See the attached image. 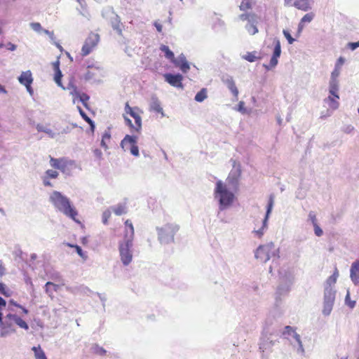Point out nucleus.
<instances>
[{"label":"nucleus","mask_w":359,"mask_h":359,"mask_svg":"<svg viewBox=\"0 0 359 359\" xmlns=\"http://www.w3.org/2000/svg\"><path fill=\"white\" fill-rule=\"evenodd\" d=\"M49 202L53 205L56 211L62 213L74 222L79 223L76 219L78 212L70 199L58 191H53L50 194Z\"/></svg>","instance_id":"obj_1"},{"label":"nucleus","mask_w":359,"mask_h":359,"mask_svg":"<svg viewBox=\"0 0 359 359\" xmlns=\"http://www.w3.org/2000/svg\"><path fill=\"white\" fill-rule=\"evenodd\" d=\"M252 0H241L239 9L244 13L238 15L240 20L248 22L245 25V29L251 35H254L258 32L257 27L258 16L255 13L247 12L248 10L252 9Z\"/></svg>","instance_id":"obj_2"},{"label":"nucleus","mask_w":359,"mask_h":359,"mask_svg":"<svg viewBox=\"0 0 359 359\" xmlns=\"http://www.w3.org/2000/svg\"><path fill=\"white\" fill-rule=\"evenodd\" d=\"M215 195V198L218 199L221 210L229 208L236 199L234 194L229 191L226 185L221 181L216 183Z\"/></svg>","instance_id":"obj_3"},{"label":"nucleus","mask_w":359,"mask_h":359,"mask_svg":"<svg viewBox=\"0 0 359 359\" xmlns=\"http://www.w3.org/2000/svg\"><path fill=\"white\" fill-rule=\"evenodd\" d=\"M179 226L173 222L166 223L156 228L158 240L161 244L166 245L174 242L175 236L179 231Z\"/></svg>","instance_id":"obj_4"},{"label":"nucleus","mask_w":359,"mask_h":359,"mask_svg":"<svg viewBox=\"0 0 359 359\" xmlns=\"http://www.w3.org/2000/svg\"><path fill=\"white\" fill-rule=\"evenodd\" d=\"M133 243L128 241L118 242L119 257L123 266H128L133 258Z\"/></svg>","instance_id":"obj_5"},{"label":"nucleus","mask_w":359,"mask_h":359,"mask_svg":"<svg viewBox=\"0 0 359 359\" xmlns=\"http://www.w3.org/2000/svg\"><path fill=\"white\" fill-rule=\"evenodd\" d=\"M138 137L135 135H126L121 140L120 146L125 151H129L130 154L138 157L140 156L139 148L137 145Z\"/></svg>","instance_id":"obj_6"},{"label":"nucleus","mask_w":359,"mask_h":359,"mask_svg":"<svg viewBox=\"0 0 359 359\" xmlns=\"http://www.w3.org/2000/svg\"><path fill=\"white\" fill-rule=\"evenodd\" d=\"M276 250L275 245L272 243L260 245L255 252V257L261 262L265 263L275 255Z\"/></svg>","instance_id":"obj_7"},{"label":"nucleus","mask_w":359,"mask_h":359,"mask_svg":"<svg viewBox=\"0 0 359 359\" xmlns=\"http://www.w3.org/2000/svg\"><path fill=\"white\" fill-rule=\"evenodd\" d=\"M335 299V291L329 287H326L324 292V302L323 313L328 316L330 314Z\"/></svg>","instance_id":"obj_8"},{"label":"nucleus","mask_w":359,"mask_h":359,"mask_svg":"<svg viewBox=\"0 0 359 359\" xmlns=\"http://www.w3.org/2000/svg\"><path fill=\"white\" fill-rule=\"evenodd\" d=\"M100 41V36L95 33H90L86 39L81 49L83 56L89 55L93 50L97 46Z\"/></svg>","instance_id":"obj_9"},{"label":"nucleus","mask_w":359,"mask_h":359,"mask_svg":"<svg viewBox=\"0 0 359 359\" xmlns=\"http://www.w3.org/2000/svg\"><path fill=\"white\" fill-rule=\"evenodd\" d=\"M273 202H274L273 196L272 195H271L269 197V199L268 205H267L266 215H265L264 218L262 220V225L259 229H255V230H254V233L259 238H261L263 236L265 230L267 229L268 219H269V215L272 210V208L273 206Z\"/></svg>","instance_id":"obj_10"},{"label":"nucleus","mask_w":359,"mask_h":359,"mask_svg":"<svg viewBox=\"0 0 359 359\" xmlns=\"http://www.w3.org/2000/svg\"><path fill=\"white\" fill-rule=\"evenodd\" d=\"M275 45L273 55L270 60V62L268 65H264L266 69H270L276 67L278 64V58L280 57L281 53V46L280 41L275 39L273 41Z\"/></svg>","instance_id":"obj_11"},{"label":"nucleus","mask_w":359,"mask_h":359,"mask_svg":"<svg viewBox=\"0 0 359 359\" xmlns=\"http://www.w3.org/2000/svg\"><path fill=\"white\" fill-rule=\"evenodd\" d=\"M164 78L165 81H167L171 86L179 88H183L182 83L183 76L181 74H165Z\"/></svg>","instance_id":"obj_12"},{"label":"nucleus","mask_w":359,"mask_h":359,"mask_svg":"<svg viewBox=\"0 0 359 359\" xmlns=\"http://www.w3.org/2000/svg\"><path fill=\"white\" fill-rule=\"evenodd\" d=\"M285 4L289 6H294L299 10L307 11L310 9V4L308 0H284Z\"/></svg>","instance_id":"obj_13"},{"label":"nucleus","mask_w":359,"mask_h":359,"mask_svg":"<svg viewBox=\"0 0 359 359\" xmlns=\"http://www.w3.org/2000/svg\"><path fill=\"white\" fill-rule=\"evenodd\" d=\"M172 62L184 73H187L190 69V65L183 54L175 58Z\"/></svg>","instance_id":"obj_14"},{"label":"nucleus","mask_w":359,"mask_h":359,"mask_svg":"<svg viewBox=\"0 0 359 359\" xmlns=\"http://www.w3.org/2000/svg\"><path fill=\"white\" fill-rule=\"evenodd\" d=\"M149 109L150 111L161 114L162 116H165L163 109L161 107V103L156 95H153L151 97L149 102Z\"/></svg>","instance_id":"obj_15"},{"label":"nucleus","mask_w":359,"mask_h":359,"mask_svg":"<svg viewBox=\"0 0 359 359\" xmlns=\"http://www.w3.org/2000/svg\"><path fill=\"white\" fill-rule=\"evenodd\" d=\"M18 81L23 86L32 85L33 83V76L30 70L22 72L18 77Z\"/></svg>","instance_id":"obj_16"},{"label":"nucleus","mask_w":359,"mask_h":359,"mask_svg":"<svg viewBox=\"0 0 359 359\" xmlns=\"http://www.w3.org/2000/svg\"><path fill=\"white\" fill-rule=\"evenodd\" d=\"M67 163L66 160L62 158H50V164L53 168L60 170L63 172H65Z\"/></svg>","instance_id":"obj_17"},{"label":"nucleus","mask_w":359,"mask_h":359,"mask_svg":"<svg viewBox=\"0 0 359 359\" xmlns=\"http://www.w3.org/2000/svg\"><path fill=\"white\" fill-rule=\"evenodd\" d=\"M314 17H315V14L312 12L308 13L303 16V18L301 19V20L299 23V25H298V30H297L298 35H299L302 33V32L305 26V24L311 22L313 20V19L314 18Z\"/></svg>","instance_id":"obj_18"},{"label":"nucleus","mask_w":359,"mask_h":359,"mask_svg":"<svg viewBox=\"0 0 359 359\" xmlns=\"http://www.w3.org/2000/svg\"><path fill=\"white\" fill-rule=\"evenodd\" d=\"M350 276L352 281L357 284L359 282V262H354L351 267Z\"/></svg>","instance_id":"obj_19"},{"label":"nucleus","mask_w":359,"mask_h":359,"mask_svg":"<svg viewBox=\"0 0 359 359\" xmlns=\"http://www.w3.org/2000/svg\"><path fill=\"white\" fill-rule=\"evenodd\" d=\"M36 128L38 132H43L46 133L49 137L50 138H55L57 137V133L54 132L52 129L50 128L43 126V124L38 123L36 126Z\"/></svg>","instance_id":"obj_20"},{"label":"nucleus","mask_w":359,"mask_h":359,"mask_svg":"<svg viewBox=\"0 0 359 359\" xmlns=\"http://www.w3.org/2000/svg\"><path fill=\"white\" fill-rule=\"evenodd\" d=\"M111 140V133L109 130L104 131V133L102 135V140L100 142L101 147L104 149L107 150L109 149V144Z\"/></svg>","instance_id":"obj_21"},{"label":"nucleus","mask_w":359,"mask_h":359,"mask_svg":"<svg viewBox=\"0 0 359 359\" xmlns=\"http://www.w3.org/2000/svg\"><path fill=\"white\" fill-rule=\"evenodd\" d=\"M134 235H135L134 227L133 226L126 227V228H125V230H124L123 239L121 241H128V242L133 243Z\"/></svg>","instance_id":"obj_22"},{"label":"nucleus","mask_w":359,"mask_h":359,"mask_svg":"<svg viewBox=\"0 0 359 359\" xmlns=\"http://www.w3.org/2000/svg\"><path fill=\"white\" fill-rule=\"evenodd\" d=\"M243 58L245 60L253 62L257 60L261 59L260 53L257 51L248 52L245 55L243 56Z\"/></svg>","instance_id":"obj_23"},{"label":"nucleus","mask_w":359,"mask_h":359,"mask_svg":"<svg viewBox=\"0 0 359 359\" xmlns=\"http://www.w3.org/2000/svg\"><path fill=\"white\" fill-rule=\"evenodd\" d=\"M10 318L20 327L26 330L29 329L27 323L17 315H12L10 316Z\"/></svg>","instance_id":"obj_24"},{"label":"nucleus","mask_w":359,"mask_h":359,"mask_svg":"<svg viewBox=\"0 0 359 359\" xmlns=\"http://www.w3.org/2000/svg\"><path fill=\"white\" fill-rule=\"evenodd\" d=\"M110 209L116 215H122L126 214L127 212V208L125 204H118L114 206H111Z\"/></svg>","instance_id":"obj_25"},{"label":"nucleus","mask_w":359,"mask_h":359,"mask_svg":"<svg viewBox=\"0 0 359 359\" xmlns=\"http://www.w3.org/2000/svg\"><path fill=\"white\" fill-rule=\"evenodd\" d=\"M88 100H89V96L87 94H86L84 93H81L79 92L78 93V95L76 96V97H73V103L76 104L77 101H79V102H82V104H83L84 107H86L88 105L87 102Z\"/></svg>","instance_id":"obj_26"},{"label":"nucleus","mask_w":359,"mask_h":359,"mask_svg":"<svg viewBox=\"0 0 359 359\" xmlns=\"http://www.w3.org/2000/svg\"><path fill=\"white\" fill-rule=\"evenodd\" d=\"M338 91V82L337 79H331L330 81V93L331 95L334 96L337 99H339L337 94Z\"/></svg>","instance_id":"obj_27"},{"label":"nucleus","mask_w":359,"mask_h":359,"mask_svg":"<svg viewBox=\"0 0 359 359\" xmlns=\"http://www.w3.org/2000/svg\"><path fill=\"white\" fill-rule=\"evenodd\" d=\"M111 26L114 30H115L118 34L122 35V25L117 15L111 20Z\"/></svg>","instance_id":"obj_28"},{"label":"nucleus","mask_w":359,"mask_h":359,"mask_svg":"<svg viewBox=\"0 0 359 359\" xmlns=\"http://www.w3.org/2000/svg\"><path fill=\"white\" fill-rule=\"evenodd\" d=\"M32 350L34 353L35 359H47L44 351L39 345L32 347Z\"/></svg>","instance_id":"obj_29"},{"label":"nucleus","mask_w":359,"mask_h":359,"mask_svg":"<svg viewBox=\"0 0 359 359\" xmlns=\"http://www.w3.org/2000/svg\"><path fill=\"white\" fill-rule=\"evenodd\" d=\"M160 50L163 53H164L165 57L167 59L170 60L171 62H172L175 59L173 52L170 50L168 46H167L165 45H161L160 47Z\"/></svg>","instance_id":"obj_30"},{"label":"nucleus","mask_w":359,"mask_h":359,"mask_svg":"<svg viewBox=\"0 0 359 359\" xmlns=\"http://www.w3.org/2000/svg\"><path fill=\"white\" fill-rule=\"evenodd\" d=\"M125 111L126 114H130L133 118L142 113V111L137 107L133 108L128 103L126 104Z\"/></svg>","instance_id":"obj_31"},{"label":"nucleus","mask_w":359,"mask_h":359,"mask_svg":"<svg viewBox=\"0 0 359 359\" xmlns=\"http://www.w3.org/2000/svg\"><path fill=\"white\" fill-rule=\"evenodd\" d=\"M54 68L55 70V81L60 87H62L61 83L62 73L59 68V62L54 63Z\"/></svg>","instance_id":"obj_32"},{"label":"nucleus","mask_w":359,"mask_h":359,"mask_svg":"<svg viewBox=\"0 0 359 359\" xmlns=\"http://www.w3.org/2000/svg\"><path fill=\"white\" fill-rule=\"evenodd\" d=\"M226 83L228 88L231 91L233 95L235 97H237L238 95V90L237 87L236 86V84H235L234 81H233V79H227Z\"/></svg>","instance_id":"obj_33"},{"label":"nucleus","mask_w":359,"mask_h":359,"mask_svg":"<svg viewBox=\"0 0 359 359\" xmlns=\"http://www.w3.org/2000/svg\"><path fill=\"white\" fill-rule=\"evenodd\" d=\"M77 108H78V110H79L81 116H82V118L90 124L91 130H94V128H95L94 122L86 115V114L83 111V110L80 107L78 106Z\"/></svg>","instance_id":"obj_34"},{"label":"nucleus","mask_w":359,"mask_h":359,"mask_svg":"<svg viewBox=\"0 0 359 359\" xmlns=\"http://www.w3.org/2000/svg\"><path fill=\"white\" fill-rule=\"evenodd\" d=\"M339 276V271L337 268H335V270L332 276H330L327 280V284L329 285V287H331L330 286L332 285H334L337 282V279Z\"/></svg>","instance_id":"obj_35"},{"label":"nucleus","mask_w":359,"mask_h":359,"mask_svg":"<svg viewBox=\"0 0 359 359\" xmlns=\"http://www.w3.org/2000/svg\"><path fill=\"white\" fill-rule=\"evenodd\" d=\"M135 124H134V130L136 132H140L142 128V118L140 114L135 116Z\"/></svg>","instance_id":"obj_36"},{"label":"nucleus","mask_w":359,"mask_h":359,"mask_svg":"<svg viewBox=\"0 0 359 359\" xmlns=\"http://www.w3.org/2000/svg\"><path fill=\"white\" fill-rule=\"evenodd\" d=\"M92 350L95 354L102 356L104 355L107 353V351L104 348L100 346L97 344L93 345V346L92 347Z\"/></svg>","instance_id":"obj_37"},{"label":"nucleus","mask_w":359,"mask_h":359,"mask_svg":"<svg viewBox=\"0 0 359 359\" xmlns=\"http://www.w3.org/2000/svg\"><path fill=\"white\" fill-rule=\"evenodd\" d=\"M63 89H67L69 91V93L74 97H76V96L78 95V93H79L78 90H77V88L72 83H69L68 84V86L65 88V87H62Z\"/></svg>","instance_id":"obj_38"},{"label":"nucleus","mask_w":359,"mask_h":359,"mask_svg":"<svg viewBox=\"0 0 359 359\" xmlns=\"http://www.w3.org/2000/svg\"><path fill=\"white\" fill-rule=\"evenodd\" d=\"M111 215V210L110 208L107 209L103 212L102 216V219L103 224H107L108 223V220L110 218Z\"/></svg>","instance_id":"obj_39"},{"label":"nucleus","mask_w":359,"mask_h":359,"mask_svg":"<svg viewBox=\"0 0 359 359\" xmlns=\"http://www.w3.org/2000/svg\"><path fill=\"white\" fill-rule=\"evenodd\" d=\"M43 175L50 179H56L58 177L59 173L55 170H48Z\"/></svg>","instance_id":"obj_40"},{"label":"nucleus","mask_w":359,"mask_h":359,"mask_svg":"<svg viewBox=\"0 0 359 359\" xmlns=\"http://www.w3.org/2000/svg\"><path fill=\"white\" fill-rule=\"evenodd\" d=\"M0 292L6 297H10L11 291L6 286L5 284L0 283Z\"/></svg>","instance_id":"obj_41"},{"label":"nucleus","mask_w":359,"mask_h":359,"mask_svg":"<svg viewBox=\"0 0 359 359\" xmlns=\"http://www.w3.org/2000/svg\"><path fill=\"white\" fill-rule=\"evenodd\" d=\"M57 130L58 132L57 133V136L69 133L72 130V128L69 126H66L65 127L58 128Z\"/></svg>","instance_id":"obj_42"},{"label":"nucleus","mask_w":359,"mask_h":359,"mask_svg":"<svg viewBox=\"0 0 359 359\" xmlns=\"http://www.w3.org/2000/svg\"><path fill=\"white\" fill-rule=\"evenodd\" d=\"M99 71H100L99 67H97L95 69H92L90 70H88L86 72V75H85V79L86 80H91V79H93L94 75L95 74V72H99Z\"/></svg>","instance_id":"obj_43"},{"label":"nucleus","mask_w":359,"mask_h":359,"mask_svg":"<svg viewBox=\"0 0 359 359\" xmlns=\"http://www.w3.org/2000/svg\"><path fill=\"white\" fill-rule=\"evenodd\" d=\"M328 100L330 102V106L333 109H337L339 107V102L337 101L338 99H337L334 96L330 95L328 97Z\"/></svg>","instance_id":"obj_44"},{"label":"nucleus","mask_w":359,"mask_h":359,"mask_svg":"<svg viewBox=\"0 0 359 359\" xmlns=\"http://www.w3.org/2000/svg\"><path fill=\"white\" fill-rule=\"evenodd\" d=\"M50 278L54 281L62 282V276L60 273L54 271L50 274Z\"/></svg>","instance_id":"obj_45"},{"label":"nucleus","mask_w":359,"mask_h":359,"mask_svg":"<svg viewBox=\"0 0 359 359\" xmlns=\"http://www.w3.org/2000/svg\"><path fill=\"white\" fill-rule=\"evenodd\" d=\"M30 27L34 31H35L36 32H40L41 31H43V29L42 28V27L39 22H32V23H30Z\"/></svg>","instance_id":"obj_46"},{"label":"nucleus","mask_w":359,"mask_h":359,"mask_svg":"<svg viewBox=\"0 0 359 359\" xmlns=\"http://www.w3.org/2000/svg\"><path fill=\"white\" fill-rule=\"evenodd\" d=\"M41 180L43 182V184L45 187H53V184L50 182V179L47 177L45 175H43L41 177Z\"/></svg>","instance_id":"obj_47"},{"label":"nucleus","mask_w":359,"mask_h":359,"mask_svg":"<svg viewBox=\"0 0 359 359\" xmlns=\"http://www.w3.org/2000/svg\"><path fill=\"white\" fill-rule=\"evenodd\" d=\"M283 33L285 38L287 39L289 44H292L293 42L294 41V39L292 37L289 32H287V30H283Z\"/></svg>","instance_id":"obj_48"},{"label":"nucleus","mask_w":359,"mask_h":359,"mask_svg":"<svg viewBox=\"0 0 359 359\" xmlns=\"http://www.w3.org/2000/svg\"><path fill=\"white\" fill-rule=\"evenodd\" d=\"M51 285H53V283L52 282H47L45 285V290L46 292L49 295L51 296L53 294V290L50 289Z\"/></svg>","instance_id":"obj_49"},{"label":"nucleus","mask_w":359,"mask_h":359,"mask_svg":"<svg viewBox=\"0 0 359 359\" xmlns=\"http://www.w3.org/2000/svg\"><path fill=\"white\" fill-rule=\"evenodd\" d=\"M313 228H314V233L317 236L320 237L323 234V231L321 229V228L319 226L318 224L313 225Z\"/></svg>","instance_id":"obj_50"},{"label":"nucleus","mask_w":359,"mask_h":359,"mask_svg":"<svg viewBox=\"0 0 359 359\" xmlns=\"http://www.w3.org/2000/svg\"><path fill=\"white\" fill-rule=\"evenodd\" d=\"M309 219H310L313 226L316 225V224H318L316 215V214L313 212H309Z\"/></svg>","instance_id":"obj_51"},{"label":"nucleus","mask_w":359,"mask_h":359,"mask_svg":"<svg viewBox=\"0 0 359 359\" xmlns=\"http://www.w3.org/2000/svg\"><path fill=\"white\" fill-rule=\"evenodd\" d=\"M238 111L241 112L242 114H245L247 112V109L245 107V103L243 101H241L238 104Z\"/></svg>","instance_id":"obj_52"},{"label":"nucleus","mask_w":359,"mask_h":359,"mask_svg":"<svg viewBox=\"0 0 359 359\" xmlns=\"http://www.w3.org/2000/svg\"><path fill=\"white\" fill-rule=\"evenodd\" d=\"M340 73V69L335 67L334 71L332 72L331 74V79H337V78L339 76Z\"/></svg>","instance_id":"obj_53"},{"label":"nucleus","mask_w":359,"mask_h":359,"mask_svg":"<svg viewBox=\"0 0 359 359\" xmlns=\"http://www.w3.org/2000/svg\"><path fill=\"white\" fill-rule=\"evenodd\" d=\"M6 47L7 48L8 50H11V51H14L16 50L17 48V46L12 43L11 42H8L6 44Z\"/></svg>","instance_id":"obj_54"},{"label":"nucleus","mask_w":359,"mask_h":359,"mask_svg":"<svg viewBox=\"0 0 359 359\" xmlns=\"http://www.w3.org/2000/svg\"><path fill=\"white\" fill-rule=\"evenodd\" d=\"M124 120L126 125H128L132 130H134V124L132 123V121L126 116H124Z\"/></svg>","instance_id":"obj_55"},{"label":"nucleus","mask_w":359,"mask_h":359,"mask_svg":"<svg viewBox=\"0 0 359 359\" xmlns=\"http://www.w3.org/2000/svg\"><path fill=\"white\" fill-rule=\"evenodd\" d=\"M348 46L352 50H353L358 47H359V41L358 42L349 43Z\"/></svg>","instance_id":"obj_56"},{"label":"nucleus","mask_w":359,"mask_h":359,"mask_svg":"<svg viewBox=\"0 0 359 359\" xmlns=\"http://www.w3.org/2000/svg\"><path fill=\"white\" fill-rule=\"evenodd\" d=\"M344 63V59L342 57H340L336 63L335 67L339 68L343 65Z\"/></svg>","instance_id":"obj_57"},{"label":"nucleus","mask_w":359,"mask_h":359,"mask_svg":"<svg viewBox=\"0 0 359 359\" xmlns=\"http://www.w3.org/2000/svg\"><path fill=\"white\" fill-rule=\"evenodd\" d=\"M93 153H94V155L98 158H102V152L101 151V150L98 149H95L94 151H93Z\"/></svg>","instance_id":"obj_58"},{"label":"nucleus","mask_w":359,"mask_h":359,"mask_svg":"<svg viewBox=\"0 0 359 359\" xmlns=\"http://www.w3.org/2000/svg\"><path fill=\"white\" fill-rule=\"evenodd\" d=\"M291 332H294L293 328L290 326H286L285 327V331L283 332V334H290Z\"/></svg>","instance_id":"obj_59"},{"label":"nucleus","mask_w":359,"mask_h":359,"mask_svg":"<svg viewBox=\"0 0 359 359\" xmlns=\"http://www.w3.org/2000/svg\"><path fill=\"white\" fill-rule=\"evenodd\" d=\"M46 34H47L51 40L55 39L54 33L53 32H50L48 29H43V31Z\"/></svg>","instance_id":"obj_60"},{"label":"nucleus","mask_w":359,"mask_h":359,"mask_svg":"<svg viewBox=\"0 0 359 359\" xmlns=\"http://www.w3.org/2000/svg\"><path fill=\"white\" fill-rule=\"evenodd\" d=\"M195 100L199 102H202V90L197 93V94L195 96Z\"/></svg>","instance_id":"obj_61"},{"label":"nucleus","mask_w":359,"mask_h":359,"mask_svg":"<svg viewBox=\"0 0 359 359\" xmlns=\"http://www.w3.org/2000/svg\"><path fill=\"white\" fill-rule=\"evenodd\" d=\"M154 25L156 28V29L158 32H162L163 26L161 25V24H160L158 22L156 21L154 22Z\"/></svg>","instance_id":"obj_62"},{"label":"nucleus","mask_w":359,"mask_h":359,"mask_svg":"<svg viewBox=\"0 0 359 359\" xmlns=\"http://www.w3.org/2000/svg\"><path fill=\"white\" fill-rule=\"evenodd\" d=\"M348 299H349V294L348 293L346 297V303L349 306L350 308H353L355 306V302H351V301L348 302Z\"/></svg>","instance_id":"obj_63"},{"label":"nucleus","mask_w":359,"mask_h":359,"mask_svg":"<svg viewBox=\"0 0 359 359\" xmlns=\"http://www.w3.org/2000/svg\"><path fill=\"white\" fill-rule=\"evenodd\" d=\"M25 88L27 89V91L29 93V94L30 95H33L34 94V90L33 88H32V85H27V86H25Z\"/></svg>","instance_id":"obj_64"}]
</instances>
